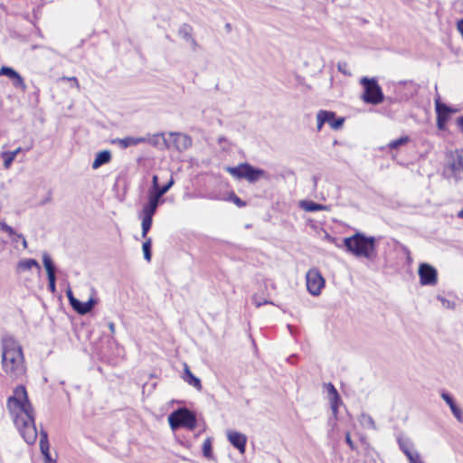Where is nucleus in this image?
Segmentation results:
<instances>
[{"label":"nucleus","mask_w":463,"mask_h":463,"mask_svg":"<svg viewBox=\"0 0 463 463\" xmlns=\"http://www.w3.org/2000/svg\"><path fill=\"white\" fill-rule=\"evenodd\" d=\"M345 441L351 448H353L354 445L349 433H347L345 436Z\"/></svg>","instance_id":"51"},{"label":"nucleus","mask_w":463,"mask_h":463,"mask_svg":"<svg viewBox=\"0 0 463 463\" xmlns=\"http://www.w3.org/2000/svg\"><path fill=\"white\" fill-rule=\"evenodd\" d=\"M40 449L44 457L45 463L55 461L51 458V454L49 452L48 434L43 430H42L40 432Z\"/></svg>","instance_id":"18"},{"label":"nucleus","mask_w":463,"mask_h":463,"mask_svg":"<svg viewBox=\"0 0 463 463\" xmlns=\"http://www.w3.org/2000/svg\"><path fill=\"white\" fill-rule=\"evenodd\" d=\"M50 200H51V197H48V198H46V199L43 202V203H46L50 202Z\"/></svg>","instance_id":"57"},{"label":"nucleus","mask_w":463,"mask_h":463,"mask_svg":"<svg viewBox=\"0 0 463 463\" xmlns=\"http://www.w3.org/2000/svg\"><path fill=\"white\" fill-rule=\"evenodd\" d=\"M173 177L163 186H157L156 189H151L148 193L150 196L156 198L158 202H161L162 196L166 194L174 184Z\"/></svg>","instance_id":"22"},{"label":"nucleus","mask_w":463,"mask_h":463,"mask_svg":"<svg viewBox=\"0 0 463 463\" xmlns=\"http://www.w3.org/2000/svg\"><path fill=\"white\" fill-rule=\"evenodd\" d=\"M14 243L16 242H21L22 243V240L21 239H18L16 241H14Z\"/></svg>","instance_id":"59"},{"label":"nucleus","mask_w":463,"mask_h":463,"mask_svg":"<svg viewBox=\"0 0 463 463\" xmlns=\"http://www.w3.org/2000/svg\"><path fill=\"white\" fill-rule=\"evenodd\" d=\"M360 423L362 424V426H364L366 429H372V430L376 429L375 422H374L373 419L372 418V416H370L368 414L363 413L361 415Z\"/></svg>","instance_id":"29"},{"label":"nucleus","mask_w":463,"mask_h":463,"mask_svg":"<svg viewBox=\"0 0 463 463\" xmlns=\"http://www.w3.org/2000/svg\"><path fill=\"white\" fill-rule=\"evenodd\" d=\"M148 139L145 137H126L124 138H113L110 143L118 145L121 149H126L129 146H135L141 143H146Z\"/></svg>","instance_id":"12"},{"label":"nucleus","mask_w":463,"mask_h":463,"mask_svg":"<svg viewBox=\"0 0 463 463\" xmlns=\"http://www.w3.org/2000/svg\"><path fill=\"white\" fill-rule=\"evenodd\" d=\"M225 29H226V31H227V32H231V31H232V25H231V24H225Z\"/></svg>","instance_id":"54"},{"label":"nucleus","mask_w":463,"mask_h":463,"mask_svg":"<svg viewBox=\"0 0 463 463\" xmlns=\"http://www.w3.org/2000/svg\"><path fill=\"white\" fill-rule=\"evenodd\" d=\"M168 422L173 430L180 428L194 430L196 427V417L193 411L186 408L174 411L168 416Z\"/></svg>","instance_id":"4"},{"label":"nucleus","mask_w":463,"mask_h":463,"mask_svg":"<svg viewBox=\"0 0 463 463\" xmlns=\"http://www.w3.org/2000/svg\"><path fill=\"white\" fill-rule=\"evenodd\" d=\"M326 116H327V114L321 113V111L318 110V112L317 114V131H321L324 124H326V121H328L327 118H326Z\"/></svg>","instance_id":"35"},{"label":"nucleus","mask_w":463,"mask_h":463,"mask_svg":"<svg viewBox=\"0 0 463 463\" xmlns=\"http://www.w3.org/2000/svg\"><path fill=\"white\" fill-rule=\"evenodd\" d=\"M2 369L11 379H18L26 372L22 346L13 337L2 340Z\"/></svg>","instance_id":"2"},{"label":"nucleus","mask_w":463,"mask_h":463,"mask_svg":"<svg viewBox=\"0 0 463 463\" xmlns=\"http://www.w3.org/2000/svg\"><path fill=\"white\" fill-rule=\"evenodd\" d=\"M152 183L153 184H152V188L151 189H156V188H157V186H159V184H158V178H157L156 175L153 176Z\"/></svg>","instance_id":"47"},{"label":"nucleus","mask_w":463,"mask_h":463,"mask_svg":"<svg viewBox=\"0 0 463 463\" xmlns=\"http://www.w3.org/2000/svg\"><path fill=\"white\" fill-rule=\"evenodd\" d=\"M252 301L254 303V305L257 307H261L262 305H266V304H271L273 305V303L269 300H267L265 298H260L257 295H254L252 297Z\"/></svg>","instance_id":"36"},{"label":"nucleus","mask_w":463,"mask_h":463,"mask_svg":"<svg viewBox=\"0 0 463 463\" xmlns=\"http://www.w3.org/2000/svg\"><path fill=\"white\" fill-rule=\"evenodd\" d=\"M457 125L459 128V129L461 130V132H463V116L459 117L457 119Z\"/></svg>","instance_id":"48"},{"label":"nucleus","mask_w":463,"mask_h":463,"mask_svg":"<svg viewBox=\"0 0 463 463\" xmlns=\"http://www.w3.org/2000/svg\"><path fill=\"white\" fill-rule=\"evenodd\" d=\"M458 216L463 219V209L458 213Z\"/></svg>","instance_id":"55"},{"label":"nucleus","mask_w":463,"mask_h":463,"mask_svg":"<svg viewBox=\"0 0 463 463\" xmlns=\"http://www.w3.org/2000/svg\"><path fill=\"white\" fill-rule=\"evenodd\" d=\"M174 136V144L177 150L184 151L188 149L192 146V138L185 134L181 133H171Z\"/></svg>","instance_id":"14"},{"label":"nucleus","mask_w":463,"mask_h":463,"mask_svg":"<svg viewBox=\"0 0 463 463\" xmlns=\"http://www.w3.org/2000/svg\"><path fill=\"white\" fill-rule=\"evenodd\" d=\"M203 455L207 458H212L213 457L211 438H207L203 443Z\"/></svg>","instance_id":"31"},{"label":"nucleus","mask_w":463,"mask_h":463,"mask_svg":"<svg viewBox=\"0 0 463 463\" xmlns=\"http://www.w3.org/2000/svg\"><path fill=\"white\" fill-rule=\"evenodd\" d=\"M183 379L189 385L194 386L197 391L202 390L203 386L201 383V380L193 374V373L189 369V366L186 364H184Z\"/></svg>","instance_id":"17"},{"label":"nucleus","mask_w":463,"mask_h":463,"mask_svg":"<svg viewBox=\"0 0 463 463\" xmlns=\"http://www.w3.org/2000/svg\"><path fill=\"white\" fill-rule=\"evenodd\" d=\"M307 288L313 296H318L325 286V279L317 269H310L306 276Z\"/></svg>","instance_id":"9"},{"label":"nucleus","mask_w":463,"mask_h":463,"mask_svg":"<svg viewBox=\"0 0 463 463\" xmlns=\"http://www.w3.org/2000/svg\"><path fill=\"white\" fill-rule=\"evenodd\" d=\"M43 263L47 272V277H55L56 268L52 260L47 252L43 253Z\"/></svg>","instance_id":"25"},{"label":"nucleus","mask_w":463,"mask_h":463,"mask_svg":"<svg viewBox=\"0 0 463 463\" xmlns=\"http://www.w3.org/2000/svg\"><path fill=\"white\" fill-rule=\"evenodd\" d=\"M230 200L232 201L237 206L243 207L246 205V203L243 202L241 198H239L235 194H231Z\"/></svg>","instance_id":"38"},{"label":"nucleus","mask_w":463,"mask_h":463,"mask_svg":"<svg viewBox=\"0 0 463 463\" xmlns=\"http://www.w3.org/2000/svg\"><path fill=\"white\" fill-rule=\"evenodd\" d=\"M227 171L233 177L246 179L250 183H255L260 178L266 177V172L264 170L253 167L248 163H243L234 167H228Z\"/></svg>","instance_id":"6"},{"label":"nucleus","mask_w":463,"mask_h":463,"mask_svg":"<svg viewBox=\"0 0 463 463\" xmlns=\"http://www.w3.org/2000/svg\"><path fill=\"white\" fill-rule=\"evenodd\" d=\"M16 74H17V71H14L11 67L3 66L0 69V76H2V75L6 76V77L10 78L11 80H13Z\"/></svg>","instance_id":"34"},{"label":"nucleus","mask_w":463,"mask_h":463,"mask_svg":"<svg viewBox=\"0 0 463 463\" xmlns=\"http://www.w3.org/2000/svg\"><path fill=\"white\" fill-rule=\"evenodd\" d=\"M398 443H399V446H400V449H402V451L406 455V457L408 458L409 461H412V458H415V452H411V443L409 439H398Z\"/></svg>","instance_id":"26"},{"label":"nucleus","mask_w":463,"mask_h":463,"mask_svg":"<svg viewBox=\"0 0 463 463\" xmlns=\"http://www.w3.org/2000/svg\"><path fill=\"white\" fill-rule=\"evenodd\" d=\"M48 288L53 293L56 290V276L55 277H48Z\"/></svg>","instance_id":"39"},{"label":"nucleus","mask_w":463,"mask_h":463,"mask_svg":"<svg viewBox=\"0 0 463 463\" xmlns=\"http://www.w3.org/2000/svg\"><path fill=\"white\" fill-rule=\"evenodd\" d=\"M440 396L443 399V401L449 406V409H450L452 414L458 420V421L463 422V411L457 405L453 397L449 392H442Z\"/></svg>","instance_id":"13"},{"label":"nucleus","mask_w":463,"mask_h":463,"mask_svg":"<svg viewBox=\"0 0 463 463\" xmlns=\"http://www.w3.org/2000/svg\"><path fill=\"white\" fill-rule=\"evenodd\" d=\"M229 442L237 449L240 453L244 454L246 450L247 436L236 430H229L226 432Z\"/></svg>","instance_id":"11"},{"label":"nucleus","mask_w":463,"mask_h":463,"mask_svg":"<svg viewBox=\"0 0 463 463\" xmlns=\"http://www.w3.org/2000/svg\"><path fill=\"white\" fill-rule=\"evenodd\" d=\"M330 408H331L334 419L336 420L337 419V415H338V408L339 407H337V406H330Z\"/></svg>","instance_id":"46"},{"label":"nucleus","mask_w":463,"mask_h":463,"mask_svg":"<svg viewBox=\"0 0 463 463\" xmlns=\"http://www.w3.org/2000/svg\"><path fill=\"white\" fill-rule=\"evenodd\" d=\"M410 463H423V462L420 460L419 453L415 452V458H412V461H410Z\"/></svg>","instance_id":"49"},{"label":"nucleus","mask_w":463,"mask_h":463,"mask_svg":"<svg viewBox=\"0 0 463 463\" xmlns=\"http://www.w3.org/2000/svg\"><path fill=\"white\" fill-rule=\"evenodd\" d=\"M447 171L456 180L463 178V149H457L449 154Z\"/></svg>","instance_id":"8"},{"label":"nucleus","mask_w":463,"mask_h":463,"mask_svg":"<svg viewBox=\"0 0 463 463\" xmlns=\"http://www.w3.org/2000/svg\"><path fill=\"white\" fill-rule=\"evenodd\" d=\"M360 83L364 87L362 99L365 103L378 105L383 101V92L374 78L363 77Z\"/></svg>","instance_id":"5"},{"label":"nucleus","mask_w":463,"mask_h":463,"mask_svg":"<svg viewBox=\"0 0 463 463\" xmlns=\"http://www.w3.org/2000/svg\"><path fill=\"white\" fill-rule=\"evenodd\" d=\"M418 274L422 286H435L438 282L437 269L429 263H420Z\"/></svg>","instance_id":"10"},{"label":"nucleus","mask_w":463,"mask_h":463,"mask_svg":"<svg viewBox=\"0 0 463 463\" xmlns=\"http://www.w3.org/2000/svg\"><path fill=\"white\" fill-rule=\"evenodd\" d=\"M327 392H328L329 398L330 397H335V395L339 396V393H338L337 390L330 383L327 384Z\"/></svg>","instance_id":"40"},{"label":"nucleus","mask_w":463,"mask_h":463,"mask_svg":"<svg viewBox=\"0 0 463 463\" xmlns=\"http://www.w3.org/2000/svg\"><path fill=\"white\" fill-rule=\"evenodd\" d=\"M0 156L3 158V166L5 169H9L15 159L14 154L10 151H4L0 154Z\"/></svg>","instance_id":"27"},{"label":"nucleus","mask_w":463,"mask_h":463,"mask_svg":"<svg viewBox=\"0 0 463 463\" xmlns=\"http://www.w3.org/2000/svg\"><path fill=\"white\" fill-rule=\"evenodd\" d=\"M144 258L146 260L150 261L152 253H151V239H147L142 245Z\"/></svg>","instance_id":"32"},{"label":"nucleus","mask_w":463,"mask_h":463,"mask_svg":"<svg viewBox=\"0 0 463 463\" xmlns=\"http://www.w3.org/2000/svg\"><path fill=\"white\" fill-rule=\"evenodd\" d=\"M376 239L357 232L350 237L344 239L346 250L358 258L372 260L375 256Z\"/></svg>","instance_id":"3"},{"label":"nucleus","mask_w":463,"mask_h":463,"mask_svg":"<svg viewBox=\"0 0 463 463\" xmlns=\"http://www.w3.org/2000/svg\"><path fill=\"white\" fill-rule=\"evenodd\" d=\"M178 35L186 42L192 40V27L187 24H184L178 30Z\"/></svg>","instance_id":"28"},{"label":"nucleus","mask_w":463,"mask_h":463,"mask_svg":"<svg viewBox=\"0 0 463 463\" xmlns=\"http://www.w3.org/2000/svg\"><path fill=\"white\" fill-rule=\"evenodd\" d=\"M321 113H326L327 116L326 118L328 121H326L333 129L337 130L341 128L344 125L345 118H336V115L334 111L320 109Z\"/></svg>","instance_id":"19"},{"label":"nucleus","mask_w":463,"mask_h":463,"mask_svg":"<svg viewBox=\"0 0 463 463\" xmlns=\"http://www.w3.org/2000/svg\"><path fill=\"white\" fill-rule=\"evenodd\" d=\"M435 109L437 113V117L443 118L446 120L449 119V117L451 113H455L457 110L449 107L448 105L441 103L439 99L435 100Z\"/></svg>","instance_id":"23"},{"label":"nucleus","mask_w":463,"mask_h":463,"mask_svg":"<svg viewBox=\"0 0 463 463\" xmlns=\"http://www.w3.org/2000/svg\"><path fill=\"white\" fill-rule=\"evenodd\" d=\"M13 85L15 88L21 89L23 91H24L27 88L23 77L18 72L13 79Z\"/></svg>","instance_id":"33"},{"label":"nucleus","mask_w":463,"mask_h":463,"mask_svg":"<svg viewBox=\"0 0 463 463\" xmlns=\"http://www.w3.org/2000/svg\"><path fill=\"white\" fill-rule=\"evenodd\" d=\"M31 148H32V146H30L26 147L24 150L29 151Z\"/></svg>","instance_id":"58"},{"label":"nucleus","mask_w":463,"mask_h":463,"mask_svg":"<svg viewBox=\"0 0 463 463\" xmlns=\"http://www.w3.org/2000/svg\"><path fill=\"white\" fill-rule=\"evenodd\" d=\"M317 178L316 176H314L313 177V183H314L315 186L317 185Z\"/></svg>","instance_id":"56"},{"label":"nucleus","mask_w":463,"mask_h":463,"mask_svg":"<svg viewBox=\"0 0 463 463\" xmlns=\"http://www.w3.org/2000/svg\"><path fill=\"white\" fill-rule=\"evenodd\" d=\"M410 141L408 136L401 137L398 139L391 141L387 146L390 149H397L401 146L406 145Z\"/></svg>","instance_id":"30"},{"label":"nucleus","mask_w":463,"mask_h":463,"mask_svg":"<svg viewBox=\"0 0 463 463\" xmlns=\"http://www.w3.org/2000/svg\"><path fill=\"white\" fill-rule=\"evenodd\" d=\"M97 300L93 298H90L87 302H81L79 299L75 304L71 307L78 314L86 315L90 313L94 306L96 305Z\"/></svg>","instance_id":"15"},{"label":"nucleus","mask_w":463,"mask_h":463,"mask_svg":"<svg viewBox=\"0 0 463 463\" xmlns=\"http://www.w3.org/2000/svg\"><path fill=\"white\" fill-rule=\"evenodd\" d=\"M23 151V148L22 147H17L15 150L14 151H10L11 153H14V156L16 157V156Z\"/></svg>","instance_id":"52"},{"label":"nucleus","mask_w":463,"mask_h":463,"mask_svg":"<svg viewBox=\"0 0 463 463\" xmlns=\"http://www.w3.org/2000/svg\"><path fill=\"white\" fill-rule=\"evenodd\" d=\"M299 206L306 212L329 211L330 206L320 204L313 201L303 200L299 203Z\"/></svg>","instance_id":"21"},{"label":"nucleus","mask_w":463,"mask_h":463,"mask_svg":"<svg viewBox=\"0 0 463 463\" xmlns=\"http://www.w3.org/2000/svg\"><path fill=\"white\" fill-rule=\"evenodd\" d=\"M329 402H330V406L339 407L342 404V400H341L340 395L339 396L335 395V397H330Z\"/></svg>","instance_id":"41"},{"label":"nucleus","mask_w":463,"mask_h":463,"mask_svg":"<svg viewBox=\"0 0 463 463\" xmlns=\"http://www.w3.org/2000/svg\"><path fill=\"white\" fill-rule=\"evenodd\" d=\"M448 120H446L443 118L437 117V127L439 129L443 130L445 128L446 123Z\"/></svg>","instance_id":"44"},{"label":"nucleus","mask_w":463,"mask_h":463,"mask_svg":"<svg viewBox=\"0 0 463 463\" xmlns=\"http://www.w3.org/2000/svg\"><path fill=\"white\" fill-rule=\"evenodd\" d=\"M65 79L68 80H71V81H74L75 85L77 87L79 86L78 80L75 77L65 78Z\"/></svg>","instance_id":"53"},{"label":"nucleus","mask_w":463,"mask_h":463,"mask_svg":"<svg viewBox=\"0 0 463 463\" xmlns=\"http://www.w3.org/2000/svg\"><path fill=\"white\" fill-rule=\"evenodd\" d=\"M66 296H67V298H68V299H69V302H70V304H71V307H72V306H73V304H75V303H76V301L78 300V299L73 296V293H72V291H71V288H69V289L66 291Z\"/></svg>","instance_id":"42"},{"label":"nucleus","mask_w":463,"mask_h":463,"mask_svg":"<svg viewBox=\"0 0 463 463\" xmlns=\"http://www.w3.org/2000/svg\"><path fill=\"white\" fill-rule=\"evenodd\" d=\"M187 43H190L191 48H192V50H193L194 52H195V51H196V49H197V48H198V46H199V45H198V43H197V42H196V40H195L194 37L192 38V40H189Z\"/></svg>","instance_id":"45"},{"label":"nucleus","mask_w":463,"mask_h":463,"mask_svg":"<svg viewBox=\"0 0 463 463\" xmlns=\"http://www.w3.org/2000/svg\"><path fill=\"white\" fill-rule=\"evenodd\" d=\"M108 327H109L110 333L113 335L115 333V324L113 322H109L108 324Z\"/></svg>","instance_id":"50"},{"label":"nucleus","mask_w":463,"mask_h":463,"mask_svg":"<svg viewBox=\"0 0 463 463\" xmlns=\"http://www.w3.org/2000/svg\"><path fill=\"white\" fill-rule=\"evenodd\" d=\"M337 69L344 75H347V76L351 75V72L348 70V64L346 61H339L337 63Z\"/></svg>","instance_id":"37"},{"label":"nucleus","mask_w":463,"mask_h":463,"mask_svg":"<svg viewBox=\"0 0 463 463\" xmlns=\"http://www.w3.org/2000/svg\"><path fill=\"white\" fill-rule=\"evenodd\" d=\"M160 202H158L156 198H153L148 194V203L143 206L142 209V237H146L147 232H149L152 222L153 216L156 212V209L159 205Z\"/></svg>","instance_id":"7"},{"label":"nucleus","mask_w":463,"mask_h":463,"mask_svg":"<svg viewBox=\"0 0 463 463\" xmlns=\"http://www.w3.org/2000/svg\"><path fill=\"white\" fill-rule=\"evenodd\" d=\"M33 267L37 268L39 270L41 269L39 263L34 259L21 260L16 265V271L23 272L30 270Z\"/></svg>","instance_id":"24"},{"label":"nucleus","mask_w":463,"mask_h":463,"mask_svg":"<svg viewBox=\"0 0 463 463\" xmlns=\"http://www.w3.org/2000/svg\"><path fill=\"white\" fill-rule=\"evenodd\" d=\"M160 137H164V134H156V135H154L152 138H150L149 137H147L146 138L148 139L146 142H149L150 144L152 145H156L157 144V140L160 138Z\"/></svg>","instance_id":"43"},{"label":"nucleus","mask_w":463,"mask_h":463,"mask_svg":"<svg viewBox=\"0 0 463 463\" xmlns=\"http://www.w3.org/2000/svg\"><path fill=\"white\" fill-rule=\"evenodd\" d=\"M111 153L109 150H102L97 153L93 162H92V168L98 169L101 165L109 164L111 161Z\"/></svg>","instance_id":"20"},{"label":"nucleus","mask_w":463,"mask_h":463,"mask_svg":"<svg viewBox=\"0 0 463 463\" xmlns=\"http://www.w3.org/2000/svg\"><path fill=\"white\" fill-rule=\"evenodd\" d=\"M7 409L25 442L33 444L37 439L33 408L24 385L14 388V394L7 399Z\"/></svg>","instance_id":"1"},{"label":"nucleus","mask_w":463,"mask_h":463,"mask_svg":"<svg viewBox=\"0 0 463 463\" xmlns=\"http://www.w3.org/2000/svg\"><path fill=\"white\" fill-rule=\"evenodd\" d=\"M0 229L1 231L6 232L12 238L13 241H16L18 239H21L23 249H27V241L22 233L15 232L14 230L5 222H0Z\"/></svg>","instance_id":"16"}]
</instances>
